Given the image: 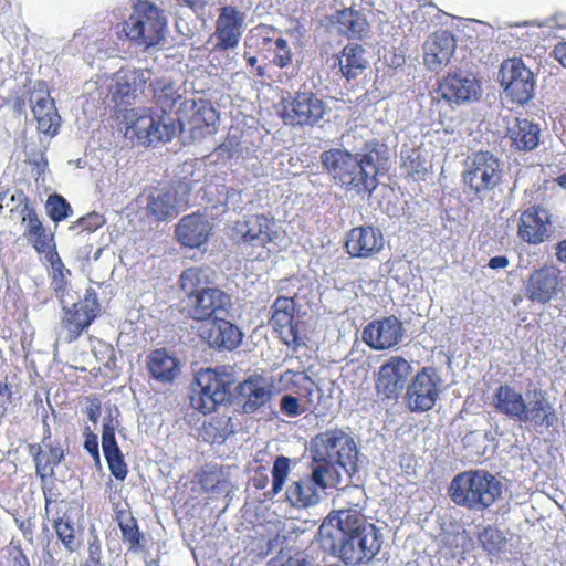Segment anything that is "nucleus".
I'll return each instance as SVG.
<instances>
[{"label":"nucleus","mask_w":566,"mask_h":566,"mask_svg":"<svg viewBox=\"0 0 566 566\" xmlns=\"http://www.w3.org/2000/svg\"><path fill=\"white\" fill-rule=\"evenodd\" d=\"M325 102L311 90L286 92L276 106L279 117L284 125L292 127H313L326 114Z\"/></svg>","instance_id":"nucleus-7"},{"label":"nucleus","mask_w":566,"mask_h":566,"mask_svg":"<svg viewBox=\"0 0 566 566\" xmlns=\"http://www.w3.org/2000/svg\"><path fill=\"white\" fill-rule=\"evenodd\" d=\"M280 409L283 415L291 418H295L303 412L298 398L290 395L282 397L280 401Z\"/></svg>","instance_id":"nucleus-52"},{"label":"nucleus","mask_w":566,"mask_h":566,"mask_svg":"<svg viewBox=\"0 0 566 566\" xmlns=\"http://www.w3.org/2000/svg\"><path fill=\"white\" fill-rule=\"evenodd\" d=\"M153 86L154 103L161 115L143 114L136 118L132 129L143 145L170 142L176 135V125L167 115L181 98L180 88L170 80L158 78Z\"/></svg>","instance_id":"nucleus-4"},{"label":"nucleus","mask_w":566,"mask_h":566,"mask_svg":"<svg viewBox=\"0 0 566 566\" xmlns=\"http://www.w3.org/2000/svg\"><path fill=\"white\" fill-rule=\"evenodd\" d=\"M279 381L284 390L297 392L303 382L310 381V377L304 371L287 369L280 375Z\"/></svg>","instance_id":"nucleus-49"},{"label":"nucleus","mask_w":566,"mask_h":566,"mask_svg":"<svg viewBox=\"0 0 566 566\" xmlns=\"http://www.w3.org/2000/svg\"><path fill=\"white\" fill-rule=\"evenodd\" d=\"M491 405L495 412L536 431L547 430L558 422L555 405L543 389L524 397L513 386L501 384L492 394Z\"/></svg>","instance_id":"nucleus-2"},{"label":"nucleus","mask_w":566,"mask_h":566,"mask_svg":"<svg viewBox=\"0 0 566 566\" xmlns=\"http://www.w3.org/2000/svg\"><path fill=\"white\" fill-rule=\"evenodd\" d=\"M85 449L92 454L97 461L99 460L98 442L95 434H91L85 440Z\"/></svg>","instance_id":"nucleus-58"},{"label":"nucleus","mask_w":566,"mask_h":566,"mask_svg":"<svg viewBox=\"0 0 566 566\" xmlns=\"http://www.w3.org/2000/svg\"><path fill=\"white\" fill-rule=\"evenodd\" d=\"M252 39L255 41L259 54L269 64L279 69L292 64L293 55L287 41L281 36L276 29L266 25L258 27Z\"/></svg>","instance_id":"nucleus-25"},{"label":"nucleus","mask_w":566,"mask_h":566,"mask_svg":"<svg viewBox=\"0 0 566 566\" xmlns=\"http://www.w3.org/2000/svg\"><path fill=\"white\" fill-rule=\"evenodd\" d=\"M480 541L485 549L489 552H495L501 548L504 544V537L497 530L486 528L480 535Z\"/></svg>","instance_id":"nucleus-51"},{"label":"nucleus","mask_w":566,"mask_h":566,"mask_svg":"<svg viewBox=\"0 0 566 566\" xmlns=\"http://www.w3.org/2000/svg\"><path fill=\"white\" fill-rule=\"evenodd\" d=\"M146 212L157 222L175 218L179 212L176 193L170 190L151 193L147 199Z\"/></svg>","instance_id":"nucleus-41"},{"label":"nucleus","mask_w":566,"mask_h":566,"mask_svg":"<svg viewBox=\"0 0 566 566\" xmlns=\"http://www.w3.org/2000/svg\"><path fill=\"white\" fill-rule=\"evenodd\" d=\"M217 155L223 160L239 158L242 155L241 140L237 135L228 134L224 140L216 148Z\"/></svg>","instance_id":"nucleus-48"},{"label":"nucleus","mask_w":566,"mask_h":566,"mask_svg":"<svg viewBox=\"0 0 566 566\" xmlns=\"http://www.w3.org/2000/svg\"><path fill=\"white\" fill-rule=\"evenodd\" d=\"M233 230L242 242L268 249L270 244L277 245L283 237L276 220L264 213L245 216L235 222Z\"/></svg>","instance_id":"nucleus-17"},{"label":"nucleus","mask_w":566,"mask_h":566,"mask_svg":"<svg viewBox=\"0 0 566 566\" xmlns=\"http://www.w3.org/2000/svg\"><path fill=\"white\" fill-rule=\"evenodd\" d=\"M318 439L328 459L326 464L336 463L348 474L357 471L358 450L353 438L335 429L321 433Z\"/></svg>","instance_id":"nucleus-21"},{"label":"nucleus","mask_w":566,"mask_h":566,"mask_svg":"<svg viewBox=\"0 0 566 566\" xmlns=\"http://www.w3.org/2000/svg\"><path fill=\"white\" fill-rule=\"evenodd\" d=\"M166 27L164 12L157 6L147 0H138L122 30L117 31V36L139 46L151 48L164 40Z\"/></svg>","instance_id":"nucleus-6"},{"label":"nucleus","mask_w":566,"mask_h":566,"mask_svg":"<svg viewBox=\"0 0 566 566\" xmlns=\"http://www.w3.org/2000/svg\"><path fill=\"white\" fill-rule=\"evenodd\" d=\"M273 396V386L259 374L249 376L237 386V400L245 415H253L266 407Z\"/></svg>","instance_id":"nucleus-26"},{"label":"nucleus","mask_w":566,"mask_h":566,"mask_svg":"<svg viewBox=\"0 0 566 566\" xmlns=\"http://www.w3.org/2000/svg\"><path fill=\"white\" fill-rule=\"evenodd\" d=\"M102 448L111 474L123 482L128 475V467L117 444L114 428L108 423L103 427Z\"/></svg>","instance_id":"nucleus-39"},{"label":"nucleus","mask_w":566,"mask_h":566,"mask_svg":"<svg viewBox=\"0 0 566 566\" xmlns=\"http://www.w3.org/2000/svg\"><path fill=\"white\" fill-rule=\"evenodd\" d=\"M368 66L366 50L357 43L346 44L335 56L333 67H337L347 82L357 78Z\"/></svg>","instance_id":"nucleus-36"},{"label":"nucleus","mask_w":566,"mask_h":566,"mask_svg":"<svg viewBox=\"0 0 566 566\" xmlns=\"http://www.w3.org/2000/svg\"><path fill=\"white\" fill-rule=\"evenodd\" d=\"M11 566H30L27 555L21 547H14L10 551Z\"/></svg>","instance_id":"nucleus-56"},{"label":"nucleus","mask_w":566,"mask_h":566,"mask_svg":"<svg viewBox=\"0 0 566 566\" xmlns=\"http://www.w3.org/2000/svg\"><path fill=\"white\" fill-rule=\"evenodd\" d=\"M551 214L542 206H531L518 219L517 235L528 244H541L551 235Z\"/></svg>","instance_id":"nucleus-29"},{"label":"nucleus","mask_w":566,"mask_h":566,"mask_svg":"<svg viewBox=\"0 0 566 566\" xmlns=\"http://www.w3.org/2000/svg\"><path fill=\"white\" fill-rule=\"evenodd\" d=\"M297 306L294 297L279 296L271 305L269 324L281 342L296 350L303 344L302 322L296 317Z\"/></svg>","instance_id":"nucleus-15"},{"label":"nucleus","mask_w":566,"mask_h":566,"mask_svg":"<svg viewBox=\"0 0 566 566\" xmlns=\"http://www.w3.org/2000/svg\"><path fill=\"white\" fill-rule=\"evenodd\" d=\"M273 566H310V563L305 557L295 555L289 557L286 560L276 559Z\"/></svg>","instance_id":"nucleus-57"},{"label":"nucleus","mask_w":566,"mask_h":566,"mask_svg":"<svg viewBox=\"0 0 566 566\" xmlns=\"http://www.w3.org/2000/svg\"><path fill=\"white\" fill-rule=\"evenodd\" d=\"M291 459L285 455H279L272 467V486L265 495L274 496L279 494L286 482L290 473Z\"/></svg>","instance_id":"nucleus-46"},{"label":"nucleus","mask_w":566,"mask_h":566,"mask_svg":"<svg viewBox=\"0 0 566 566\" xmlns=\"http://www.w3.org/2000/svg\"><path fill=\"white\" fill-rule=\"evenodd\" d=\"M329 464L317 463L310 474L293 481L285 491L286 501L295 507H310L319 502V491L326 490L331 483Z\"/></svg>","instance_id":"nucleus-16"},{"label":"nucleus","mask_w":566,"mask_h":566,"mask_svg":"<svg viewBox=\"0 0 566 566\" xmlns=\"http://www.w3.org/2000/svg\"><path fill=\"white\" fill-rule=\"evenodd\" d=\"M403 327L394 315L375 319L363 329V342L375 350H385L395 347L401 340Z\"/></svg>","instance_id":"nucleus-27"},{"label":"nucleus","mask_w":566,"mask_h":566,"mask_svg":"<svg viewBox=\"0 0 566 566\" xmlns=\"http://www.w3.org/2000/svg\"><path fill=\"white\" fill-rule=\"evenodd\" d=\"M102 566L101 564V545L98 542L90 543L88 545V558L81 564V566Z\"/></svg>","instance_id":"nucleus-55"},{"label":"nucleus","mask_w":566,"mask_h":566,"mask_svg":"<svg viewBox=\"0 0 566 566\" xmlns=\"http://www.w3.org/2000/svg\"><path fill=\"white\" fill-rule=\"evenodd\" d=\"M336 23L339 33L348 39L363 40L369 31L366 17L353 8L337 11Z\"/></svg>","instance_id":"nucleus-40"},{"label":"nucleus","mask_w":566,"mask_h":566,"mask_svg":"<svg viewBox=\"0 0 566 566\" xmlns=\"http://www.w3.org/2000/svg\"><path fill=\"white\" fill-rule=\"evenodd\" d=\"M555 182L564 190H566V172L558 175Z\"/></svg>","instance_id":"nucleus-64"},{"label":"nucleus","mask_w":566,"mask_h":566,"mask_svg":"<svg viewBox=\"0 0 566 566\" xmlns=\"http://www.w3.org/2000/svg\"><path fill=\"white\" fill-rule=\"evenodd\" d=\"M18 199L23 203V238L38 254L44 255L45 260L55 271L61 272L64 264L57 253L54 232L43 224L36 210L30 206L29 198L23 191H19Z\"/></svg>","instance_id":"nucleus-11"},{"label":"nucleus","mask_w":566,"mask_h":566,"mask_svg":"<svg viewBox=\"0 0 566 566\" xmlns=\"http://www.w3.org/2000/svg\"><path fill=\"white\" fill-rule=\"evenodd\" d=\"M317 536L325 551L350 566L371 562L382 544L379 530L356 509L332 510Z\"/></svg>","instance_id":"nucleus-1"},{"label":"nucleus","mask_w":566,"mask_h":566,"mask_svg":"<svg viewBox=\"0 0 566 566\" xmlns=\"http://www.w3.org/2000/svg\"><path fill=\"white\" fill-rule=\"evenodd\" d=\"M454 36L447 30L434 32L424 43V64L431 71L447 65L455 50Z\"/></svg>","instance_id":"nucleus-33"},{"label":"nucleus","mask_w":566,"mask_h":566,"mask_svg":"<svg viewBox=\"0 0 566 566\" xmlns=\"http://www.w3.org/2000/svg\"><path fill=\"white\" fill-rule=\"evenodd\" d=\"M500 84L512 103L524 105L534 96V76L518 57L506 59L499 71Z\"/></svg>","instance_id":"nucleus-14"},{"label":"nucleus","mask_w":566,"mask_h":566,"mask_svg":"<svg viewBox=\"0 0 566 566\" xmlns=\"http://www.w3.org/2000/svg\"><path fill=\"white\" fill-rule=\"evenodd\" d=\"M98 312L99 303L93 290H88L84 298L66 308L61 322L66 331V342H75L94 322Z\"/></svg>","instance_id":"nucleus-23"},{"label":"nucleus","mask_w":566,"mask_h":566,"mask_svg":"<svg viewBox=\"0 0 566 566\" xmlns=\"http://www.w3.org/2000/svg\"><path fill=\"white\" fill-rule=\"evenodd\" d=\"M52 527L67 552L73 553L80 547L74 523L70 517L57 516L53 518Z\"/></svg>","instance_id":"nucleus-44"},{"label":"nucleus","mask_w":566,"mask_h":566,"mask_svg":"<svg viewBox=\"0 0 566 566\" xmlns=\"http://www.w3.org/2000/svg\"><path fill=\"white\" fill-rule=\"evenodd\" d=\"M385 245L381 230L371 224L352 228L345 235L344 249L350 258L371 259L378 255Z\"/></svg>","instance_id":"nucleus-24"},{"label":"nucleus","mask_w":566,"mask_h":566,"mask_svg":"<svg viewBox=\"0 0 566 566\" xmlns=\"http://www.w3.org/2000/svg\"><path fill=\"white\" fill-rule=\"evenodd\" d=\"M542 129L537 123L527 118L515 117L506 128L510 146L516 151H532L539 145Z\"/></svg>","instance_id":"nucleus-35"},{"label":"nucleus","mask_w":566,"mask_h":566,"mask_svg":"<svg viewBox=\"0 0 566 566\" xmlns=\"http://www.w3.org/2000/svg\"><path fill=\"white\" fill-rule=\"evenodd\" d=\"M412 371L411 365L401 356H391L375 374V388L385 399H397Z\"/></svg>","instance_id":"nucleus-22"},{"label":"nucleus","mask_w":566,"mask_h":566,"mask_svg":"<svg viewBox=\"0 0 566 566\" xmlns=\"http://www.w3.org/2000/svg\"><path fill=\"white\" fill-rule=\"evenodd\" d=\"M228 317H217L200 326L199 336L209 347L218 350H233L240 346L242 333Z\"/></svg>","instance_id":"nucleus-28"},{"label":"nucleus","mask_w":566,"mask_h":566,"mask_svg":"<svg viewBox=\"0 0 566 566\" xmlns=\"http://www.w3.org/2000/svg\"><path fill=\"white\" fill-rule=\"evenodd\" d=\"M464 189L482 198L502 182L500 160L490 151H476L468 157L462 172Z\"/></svg>","instance_id":"nucleus-10"},{"label":"nucleus","mask_w":566,"mask_h":566,"mask_svg":"<svg viewBox=\"0 0 566 566\" xmlns=\"http://www.w3.org/2000/svg\"><path fill=\"white\" fill-rule=\"evenodd\" d=\"M205 270L191 266L184 270L179 277L180 290L185 293L188 315L191 319L208 323L217 317L230 316L232 296L218 286H209Z\"/></svg>","instance_id":"nucleus-3"},{"label":"nucleus","mask_w":566,"mask_h":566,"mask_svg":"<svg viewBox=\"0 0 566 566\" xmlns=\"http://www.w3.org/2000/svg\"><path fill=\"white\" fill-rule=\"evenodd\" d=\"M28 452L33 459L35 473L41 480L45 501L44 510L49 515L50 507L55 500L52 490L45 488V484L55 475V468L65 459V450L56 441H45L44 444H29Z\"/></svg>","instance_id":"nucleus-18"},{"label":"nucleus","mask_w":566,"mask_h":566,"mask_svg":"<svg viewBox=\"0 0 566 566\" xmlns=\"http://www.w3.org/2000/svg\"><path fill=\"white\" fill-rule=\"evenodd\" d=\"M41 91L44 94L39 97L32 106V112L38 124V129L49 136H55L60 129L61 117L57 113L55 102L50 97V93L43 82H39Z\"/></svg>","instance_id":"nucleus-38"},{"label":"nucleus","mask_w":566,"mask_h":566,"mask_svg":"<svg viewBox=\"0 0 566 566\" xmlns=\"http://www.w3.org/2000/svg\"><path fill=\"white\" fill-rule=\"evenodd\" d=\"M219 115L207 99L185 101L178 111L177 122L181 132L192 139H202L217 132Z\"/></svg>","instance_id":"nucleus-13"},{"label":"nucleus","mask_w":566,"mask_h":566,"mask_svg":"<svg viewBox=\"0 0 566 566\" xmlns=\"http://www.w3.org/2000/svg\"><path fill=\"white\" fill-rule=\"evenodd\" d=\"M441 391V378L433 367H422L409 384L406 403L413 412L431 410Z\"/></svg>","instance_id":"nucleus-19"},{"label":"nucleus","mask_w":566,"mask_h":566,"mask_svg":"<svg viewBox=\"0 0 566 566\" xmlns=\"http://www.w3.org/2000/svg\"><path fill=\"white\" fill-rule=\"evenodd\" d=\"M481 82L471 73L452 72L441 78L437 95L449 105H461L481 96Z\"/></svg>","instance_id":"nucleus-20"},{"label":"nucleus","mask_w":566,"mask_h":566,"mask_svg":"<svg viewBox=\"0 0 566 566\" xmlns=\"http://www.w3.org/2000/svg\"><path fill=\"white\" fill-rule=\"evenodd\" d=\"M45 211L54 223H59L73 214V209L69 201L59 193H52L48 197Z\"/></svg>","instance_id":"nucleus-45"},{"label":"nucleus","mask_w":566,"mask_h":566,"mask_svg":"<svg viewBox=\"0 0 566 566\" xmlns=\"http://www.w3.org/2000/svg\"><path fill=\"white\" fill-rule=\"evenodd\" d=\"M554 57L566 67V41L559 42L555 45L553 51Z\"/></svg>","instance_id":"nucleus-61"},{"label":"nucleus","mask_w":566,"mask_h":566,"mask_svg":"<svg viewBox=\"0 0 566 566\" xmlns=\"http://www.w3.org/2000/svg\"><path fill=\"white\" fill-rule=\"evenodd\" d=\"M510 264L507 256L496 255L489 260L488 266L492 270L505 269Z\"/></svg>","instance_id":"nucleus-60"},{"label":"nucleus","mask_w":566,"mask_h":566,"mask_svg":"<svg viewBox=\"0 0 566 566\" xmlns=\"http://www.w3.org/2000/svg\"><path fill=\"white\" fill-rule=\"evenodd\" d=\"M233 432L234 424L231 417L227 415L211 417L202 426V437L210 443H222Z\"/></svg>","instance_id":"nucleus-43"},{"label":"nucleus","mask_w":566,"mask_h":566,"mask_svg":"<svg viewBox=\"0 0 566 566\" xmlns=\"http://www.w3.org/2000/svg\"><path fill=\"white\" fill-rule=\"evenodd\" d=\"M358 153L353 154L345 148H329L321 156V164L331 179L340 189L347 182V177L357 163Z\"/></svg>","instance_id":"nucleus-34"},{"label":"nucleus","mask_w":566,"mask_h":566,"mask_svg":"<svg viewBox=\"0 0 566 566\" xmlns=\"http://www.w3.org/2000/svg\"><path fill=\"white\" fill-rule=\"evenodd\" d=\"M502 493L503 483L483 469L455 474L448 488V495L455 505L476 512L489 510L502 497Z\"/></svg>","instance_id":"nucleus-5"},{"label":"nucleus","mask_w":566,"mask_h":566,"mask_svg":"<svg viewBox=\"0 0 566 566\" xmlns=\"http://www.w3.org/2000/svg\"><path fill=\"white\" fill-rule=\"evenodd\" d=\"M402 168L407 174V177L413 180H424L428 169L426 167V160L420 153L412 150L403 159Z\"/></svg>","instance_id":"nucleus-47"},{"label":"nucleus","mask_w":566,"mask_h":566,"mask_svg":"<svg viewBox=\"0 0 566 566\" xmlns=\"http://www.w3.org/2000/svg\"><path fill=\"white\" fill-rule=\"evenodd\" d=\"M146 80L140 71H128L119 74L116 78L113 96L115 99L128 102L130 97H135L137 93L144 91Z\"/></svg>","instance_id":"nucleus-42"},{"label":"nucleus","mask_w":566,"mask_h":566,"mask_svg":"<svg viewBox=\"0 0 566 566\" xmlns=\"http://www.w3.org/2000/svg\"><path fill=\"white\" fill-rule=\"evenodd\" d=\"M104 217L97 212L88 213L80 218L76 223L88 232H94L104 224Z\"/></svg>","instance_id":"nucleus-53"},{"label":"nucleus","mask_w":566,"mask_h":566,"mask_svg":"<svg viewBox=\"0 0 566 566\" xmlns=\"http://www.w3.org/2000/svg\"><path fill=\"white\" fill-rule=\"evenodd\" d=\"M146 365L150 377L163 385L172 384L180 374V361L164 348L151 350Z\"/></svg>","instance_id":"nucleus-37"},{"label":"nucleus","mask_w":566,"mask_h":566,"mask_svg":"<svg viewBox=\"0 0 566 566\" xmlns=\"http://www.w3.org/2000/svg\"><path fill=\"white\" fill-rule=\"evenodd\" d=\"M523 287L528 302L546 305L564 293L565 277L557 265L544 263L528 273Z\"/></svg>","instance_id":"nucleus-12"},{"label":"nucleus","mask_w":566,"mask_h":566,"mask_svg":"<svg viewBox=\"0 0 566 566\" xmlns=\"http://www.w3.org/2000/svg\"><path fill=\"white\" fill-rule=\"evenodd\" d=\"M555 256L558 262L566 264V239L555 245Z\"/></svg>","instance_id":"nucleus-63"},{"label":"nucleus","mask_w":566,"mask_h":566,"mask_svg":"<svg viewBox=\"0 0 566 566\" xmlns=\"http://www.w3.org/2000/svg\"><path fill=\"white\" fill-rule=\"evenodd\" d=\"M192 406L201 413L214 412L231 395V375L224 370L207 368L196 374Z\"/></svg>","instance_id":"nucleus-8"},{"label":"nucleus","mask_w":566,"mask_h":566,"mask_svg":"<svg viewBox=\"0 0 566 566\" xmlns=\"http://www.w3.org/2000/svg\"><path fill=\"white\" fill-rule=\"evenodd\" d=\"M87 417L93 422L96 423L98 421V418L101 416V403L98 400H94L91 402V405L87 407Z\"/></svg>","instance_id":"nucleus-62"},{"label":"nucleus","mask_w":566,"mask_h":566,"mask_svg":"<svg viewBox=\"0 0 566 566\" xmlns=\"http://www.w3.org/2000/svg\"><path fill=\"white\" fill-rule=\"evenodd\" d=\"M221 475V472L218 470H202L198 474V482L206 491H218L220 489V484L223 482Z\"/></svg>","instance_id":"nucleus-50"},{"label":"nucleus","mask_w":566,"mask_h":566,"mask_svg":"<svg viewBox=\"0 0 566 566\" xmlns=\"http://www.w3.org/2000/svg\"><path fill=\"white\" fill-rule=\"evenodd\" d=\"M213 226L206 214L193 212L184 216L175 229L177 241L186 248L195 249L208 243Z\"/></svg>","instance_id":"nucleus-30"},{"label":"nucleus","mask_w":566,"mask_h":566,"mask_svg":"<svg viewBox=\"0 0 566 566\" xmlns=\"http://www.w3.org/2000/svg\"><path fill=\"white\" fill-rule=\"evenodd\" d=\"M384 151V144L377 139L367 140L342 189L361 197L371 196L379 184V165Z\"/></svg>","instance_id":"nucleus-9"},{"label":"nucleus","mask_w":566,"mask_h":566,"mask_svg":"<svg viewBox=\"0 0 566 566\" xmlns=\"http://www.w3.org/2000/svg\"><path fill=\"white\" fill-rule=\"evenodd\" d=\"M269 484V476L265 472L256 471L252 478V485L258 490H264Z\"/></svg>","instance_id":"nucleus-59"},{"label":"nucleus","mask_w":566,"mask_h":566,"mask_svg":"<svg viewBox=\"0 0 566 566\" xmlns=\"http://www.w3.org/2000/svg\"><path fill=\"white\" fill-rule=\"evenodd\" d=\"M29 165L31 166V171L35 181H39L41 178L43 179L49 166L45 155L43 153L39 154L29 160Z\"/></svg>","instance_id":"nucleus-54"},{"label":"nucleus","mask_w":566,"mask_h":566,"mask_svg":"<svg viewBox=\"0 0 566 566\" xmlns=\"http://www.w3.org/2000/svg\"><path fill=\"white\" fill-rule=\"evenodd\" d=\"M109 502L114 512V518L118 524L124 544L129 551H138L143 547L144 533L140 532L138 521L129 510V504L119 500V495H109Z\"/></svg>","instance_id":"nucleus-32"},{"label":"nucleus","mask_w":566,"mask_h":566,"mask_svg":"<svg viewBox=\"0 0 566 566\" xmlns=\"http://www.w3.org/2000/svg\"><path fill=\"white\" fill-rule=\"evenodd\" d=\"M243 18L233 7H222L216 21L213 51H227L238 46L242 36Z\"/></svg>","instance_id":"nucleus-31"}]
</instances>
